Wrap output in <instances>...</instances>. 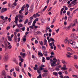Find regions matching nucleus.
I'll return each mask as SVG.
<instances>
[{"instance_id": "nucleus-55", "label": "nucleus", "mask_w": 78, "mask_h": 78, "mask_svg": "<svg viewBox=\"0 0 78 78\" xmlns=\"http://www.w3.org/2000/svg\"><path fill=\"white\" fill-rule=\"evenodd\" d=\"M13 76L14 77H16V73H15V72L13 73Z\"/></svg>"}, {"instance_id": "nucleus-61", "label": "nucleus", "mask_w": 78, "mask_h": 78, "mask_svg": "<svg viewBox=\"0 0 78 78\" xmlns=\"http://www.w3.org/2000/svg\"><path fill=\"white\" fill-rule=\"evenodd\" d=\"M61 69H62V71H63V70H66V68H64V67H62Z\"/></svg>"}, {"instance_id": "nucleus-2", "label": "nucleus", "mask_w": 78, "mask_h": 78, "mask_svg": "<svg viewBox=\"0 0 78 78\" xmlns=\"http://www.w3.org/2000/svg\"><path fill=\"white\" fill-rule=\"evenodd\" d=\"M18 57L19 58H20V59H19L20 61H21V62H20L19 63V66H20V67H22V63L23 62V59L22 58V57L21 56H18Z\"/></svg>"}, {"instance_id": "nucleus-5", "label": "nucleus", "mask_w": 78, "mask_h": 78, "mask_svg": "<svg viewBox=\"0 0 78 78\" xmlns=\"http://www.w3.org/2000/svg\"><path fill=\"white\" fill-rule=\"evenodd\" d=\"M77 0H74V1H73L70 3V5H72L74 4L73 5V6H75L76 4H77Z\"/></svg>"}, {"instance_id": "nucleus-28", "label": "nucleus", "mask_w": 78, "mask_h": 78, "mask_svg": "<svg viewBox=\"0 0 78 78\" xmlns=\"http://www.w3.org/2000/svg\"><path fill=\"white\" fill-rule=\"evenodd\" d=\"M28 21V19H27L24 22V24H27V23Z\"/></svg>"}, {"instance_id": "nucleus-64", "label": "nucleus", "mask_w": 78, "mask_h": 78, "mask_svg": "<svg viewBox=\"0 0 78 78\" xmlns=\"http://www.w3.org/2000/svg\"><path fill=\"white\" fill-rule=\"evenodd\" d=\"M20 31V30L18 29H16V31L18 33V32H19Z\"/></svg>"}, {"instance_id": "nucleus-10", "label": "nucleus", "mask_w": 78, "mask_h": 78, "mask_svg": "<svg viewBox=\"0 0 78 78\" xmlns=\"http://www.w3.org/2000/svg\"><path fill=\"white\" fill-rule=\"evenodd\" d=\"M8 54H5V61L8 60Z\"/></svg>"}, {"instance_id": "nucleus-51", "label": "nucleus", "mask_w": 78, "mask_h": 78, "mask_svg": "<svg viewBox=\"0 0 78 78\" xmlns=\"http://www.w3.org/2000/svg\"><path fill=\"white\" fill-rule=\"evenodd\" d=\"M23 16L22 15H19V19H22L23 18Z\"/></svg>"}, {"instance_id": "nucleus-54", "label": "nucleus", "mask_w": 78, "mask_h": 78, "mask_svg": "<svg viewBox=\"0 0 78 78\" xmlns=\"http://www.w3.org/2000/svg\"><path fill=\"white\" fill-rule=\"evenodd\" d=\"M23 40L24 42H26V41H27V39L25 38H23Z\"/></svg>"}, {"instance_id": "nucleus-60", "label": "nucleus", "mask_w": 78, "mask_h": 78, "mask_svg": "<svg viewBox=\"0 0 78 78\" xmlns=\"http://www.w3.org/2000/svg\"><path fill=\"white\" fill-rule=\"evenodd\" d=\"M55 69L56 70H57V71H59V70H60L58 68H56Z\"/></svg>"}, {"instance_id": "nucleus-42", "label": "nucleus", "mask_w": 78, "mask_h": 78, "mask_svg": "<svg viewBox=\"0 0 78 78\" xmlns=\"http://www.w3.org/2000/svg\"><path fill=\"white\" fill-rule=\"evenodd\" d=\"M8 48H9V49H11V48H12V46H11V45H9L8 46Z\"/></svg>"}, {"instance_id": "nucleus-1", "label": "nucleus", "mask_w": 78, "mask_h": 78, "mask_svg": "<svg viewBox=\"0 0 78 78\" xmlns=\"http://www.w3.org/2000/svg\"><path fill=\"white\" fill-rule=\"evenodd\" d=\"M74 40L75 39H69L68 40V44H71V45H73V48H78V47L76 46L75 44H76V42L74 41Z\"/></svg>"}, {"instance_id": "nucleus-25", "label": "nucleus", "mask_w": 78, "mask_h": 78, "mask_svg": "<svg viewBox=\"0 0 78 78\" xmlns=\"http://www.w3.org/2000/svg\"><path fill=\"white\" fill-rule=\"evenodd\" d=\"M56 17H55L54 18V19L53 20V21L52 22V24H53V23H55V21H56Z\"/></svg>"}, {"instance_id": "nucleus-50", "label": "nucleus", "mask_w": 78, "mask_h": 78, "mask_svg": "<svg viewBox=\"0 0 78 78\" xmlns=\"http://www.w3.org/2000/svg\"><path fill=\"white\" fill-rule=\"evenodd\" d=\"M50 41H52V42H54L55 41V40H54V39L52 38H50Z\"/></svg>"}, {"instance_id": "nucleus-40", "label": "nucleus", "mask_w": 78, "mask_h": 78, "mask_svg": "<svg viewBox=\"0 0 78 78\" xmlns=\"http://www.w3.org/2000/svg\"><path fill=\"white\" fill-rule=\"evenodd\" d=\"M25 27L21 28V30L22 31H25Z\"/></svg>"}, {"instance_id": "nucleus-3", "label": "nucleus", "mask_w": 78, "mask_h": 78, "mask_svg": "<svg viewBox=\"0 0 78 78\" xmlns=\"http://www.w3.org/2000/svg\"><path fill=\"white\" fill-rule=\"evenodd\" d=\"M53 59H50V61L51 62H52V63H54V64H56V62H57V59H56V58H54L53 59Z\"/></svg>"}, {"instance_id": "nucleus-4", "label": "nucleus", "mask_w": 78, "mask_h": 78, "mask_svg": "<svg viewBox=\"0 0 78 78\" xmlns=\"http://www.w3.org/2000/svg\"><path fill=\"white\" fill-rule=\"evenodd\" d=\"M67 53L68 54H66V55L67 58H70V57H72V56L70 55H73V53L67 52Z\"/></svg>"}, {"instance_id": "nucleus-39", "label": "nucleus", "mask_w": 78, "mask_h": 78, "mask_svg": "<svg viewBox=\"0 0 78 78\" xmlns=\"http://www.w3.org/2000/svg\"><path fill=\"white\" fill-rule=\"evenodd\" d=\"M67 50L68 51H72V49H71L70 48H67Z\"/></svg>"}, {"instance_id": "nucleus-15", "label": "nucleus", "mask_w": 78, "mask_h": 78, "mask_svg": "<svg viewBox=\"0 0 78 78\" xmlns=\"http://www.w3.org/2000/svg\"><path fill=\"white\" fill-rule=\"evenodd\" d=\"M8 41H12V38L10 37V36H8Z\"/></svg>"}, {"instance_id": "nucleus-46", "label": "nucleus", "mask_w": 78, "mask_h": 78, "mask_svg": "<svg viewBox=\"0 0 78 78\" xmlns=\"http://www.w3.org/2000/svg\"><path fill=\"white\" fill-rule=\"evenodd\" d=\"M66 0H63L62 2V3L64 4V3H66V2H66Z\"/></svg>"}, {"instance_id": "nucleus-52", "label": "nucleus", "mask_w": 78, "mask_h": 78, "mask_svg": "<svg viewBox=\"0 0 78 78\" xmlns=\"http://www.w3.org/2000/svg\"><path fill=\"white\" fill-rule=\"evenodd\" d=\"M48 72V70L47 69H44V73H47Z\"/></svg>"}, {"instance_id": "nucleus-63", "label": "nucleus", "mask_w": 78, "mask_h": 78, "mask_svg": "<svg viewBox=\"0 0 78 78\" xmlns=\"http://www.w3.org/2000/svg\"><path fill=\"white\" fill-rule=\"evenodd\" d=\"M46 60L48 61V60H50V58L48 57H47L46 58Z\"/></svg>"}, {"instance_id": "nucleus-16", "label": "nucleus", "mask_w": 78, "mask_h": 78, "mask_svg": "<svg viewBox=\"0 0 78 78\" xmlns=\"http://www.w3.org/2000/svg\"><path fill=\"white\" fill-rule=\"evenodd\" d=\"M62 62L64 64H67V62H66L64 60H62Z\"/></svg>"}, {"instance_id": "nucleus-36", "label": "nucleus", "mask_w": 78, "mask_h": 78, "mask_svg": "<svg viewBox=\"0 0 78 78\" xmlns=\"http://www.w3.org/2000/svg\"><path fill=\"white\" fill-rule=\"evenodd\" d=\"M62 73H64V72H59L58 73V74L60 75H61L62 74Z\"/></svg>"}, {"instance_id": "nucleus-13", "label": "nucleus", "mask_w": 78, "mask_h": 78, "mask_svg": "<svg viewBox=\"0 0 78 78\" xmlns=\"http://www.w3.org/2000/svg\"><path fill=\"white\" fill-rule=\"evenodd\" d=\"M54 63H51V66L52 68H53V67H54L55 66H58L57 63L55 65H54Z\"/></svg>"}, {"instance_id": "nucleus-33", "label": "nucleus", "mask_w": 78, "mask_h": 78, "mask_svg": "<svg viewBox=\"0 0 78 78\" xmlns=\"http://www.w3.org/2000/svg\"><path fill=\"white\" fill-rule=\"evenodd\" d=\"M41 22L42 23H44L45 22V20L43 19H41Z\"/></svg>"}, {"instance_id": "nucleus-18", "label": "nucleus", "mask_w": 78, "mask_h": 78, "mask_svg": "<svg viewBox=\"0 0 78 78\" xmlns=\"http://www.w3.org/2000/svg\"><path fill=\"white\" fill-rule=\"evenodd\" d=\"M17 26L18 28H20V27H23V25L22 24L20 23L19 25V24H17Z\"/></svg>"}, {"instance_id": "nucleus-23", "label": "nucleus", "mask_w": 78, "mask_h": 78, "mask_svg": "<svg viewBox=\"0 0 78 78\" xmlns=\"http://www.w3.org/2000/svg\"><path fill=\"white\" fill-rule=\"evenodd\" d=\"M38 55H40L41 56V57L43 56H44L43 54H42V53L41 52H39L38 53Z\"/></svg>"}, {"instance_id": "nucleus-6", "label": "nucleus", "mask_w": 78, "mask_h": 78, "mask_svg": "<svg viewBox=\"0 0 78 78\" xmlns=\"http://www.w3.org/2000/svg\"><path fill=\"white\" fill-rule=\"evenodd\" d=\"M70 37L71 38L73 37V38H74L75 39L78 38V37H77V36H76V35H75V34H72L71 35Z\"/></svg>"}, {"instance_id": "nucleus-48", "label": "nucleus", "mask_w": 78, "mask_h": 78, "mask_svg": "<svg viewBox=\"0 0 78 78\" xmlns=\"http://www.w3.org/2000/svg\"><path fill=\"white\" fill-rule=\"evenodd\" d=\"M43 67H45V65H41V67H40V68H43Z\"/></svg>"}, {"instance_id": "nucleus-53", "label": "nucleus", "mask_w": 78, "mask_h": 78, "mask_svg": "<svg viewBox=\"0 0 78 78\" xmlns=\"http://www.w3.org/2000/svg\"><path fill=\"white\" fill-rule=\"evenodd\" d=\"M29 28H30L31 29H34L33 26H30Z\"/></svg>"}, {"instance_id": "nucleus-26", "label": "nucleus", "mask_w": 78, "mask_h": 78, "mask_svg": "<svg viewBox=\"0 0 78 78\" xmlns=\"http://www.w3.org/2000/svg\"><path fill=\"white\" fill-rule=\"evenodd\" d=\"M42 62H45V57H42Z\"/></svg>"}, {"instance_id": "nucleus-37", "label": "nucleus", "mask_w": 78, "mask_h": 78, "mask_svg": "<svg viewBox=\"0 0 78 78\" xmlns=\"http://www.w3.org/2000/svg\"><path fill=\"white\" fill-rule=\"evenodd\" d=\"M1 18L2 19H3V20H5V18L4 17H3V16L2 15V16H1Z\"/></svg>"}, {"instance_id": "nucleus-29", "label": "nucleus", "mask_w": 78, "mask_h": 78, "mask_svg": "<svg viewBox=\"0 0 78 78\" xmlns=\"http://www.w3.org/2000/svg\"><path fill=\"white\" fill-rule=\"evenodd\" d=\"M57 64L58 65V66H59V64H60V60H59V59L57 60Z\"/></svg>"}, {"instance_id": "nucleus-59", "label": "nucleus", "mask_w": 78, "mask_h": 78, "mask_svg": "<svg viewBox=\"0 0 78 78\" xmlns=\"http://www.w3.org/2000/svg\"><path fill=\"white\" fill-rule=\"evenodd\" d=\"M28 75L29 76H30V77H31V76H32L31 73H30L29 72L28 73Z\"/></svg>"}, {"instance_id": "nucleus-22", "label": "nucleus", "mask_w": 78, "mask_h": 78, "mask_svg": "<svg viewBox=\"0 0 78 78\" xmlns=\"http://www.w3.org/2000/svg\"><path fill=\"white\" fill-rule=\"evenodd\" d=\"M26 7L25 5H24L21 8V11H24V8Z\"/></svg>"}, {"instance_id": "nucleus-41", "label": "nucleus", "mask_w": 78, "mask_h": 78, "mask_svg": "<svg viewBox=\"0 0 78 78\" xmlns=\"http://www.w3.org/2000/svg\"><path fill=\"white\" fill-rule=\"evenodd\" d=\"M33 17H34V18H36L37 17V15H36V14H34L33 15Z\"/></svg>"}, {"instance_id": "nucleus-47", "label": "nucleus", "mask_w": 78, "mask_h": 78, "mask_svg": "<svg viewBox=\"0 0 78 78\" xmlns=\"http://www.w3.org/2000/svg\"><path fill=\"white\" fill-rule=\"evenodd\" d=\"M67 15L68 16H69V15H70V11H68V12H67Z\"/></svg>"}, {"instance_id": "nucleus-27", "label": "nucleus", "mask_w": 78, "mask_h": 78, "mask_svg": "<svg viewBox=\"0 0 78 78\" xmlns=\"http://www.w3.org/2000/svg\"><path fill=\"white\" fill-rule=\"evenodd\" d=\"M71 28V26H69L68 27H65V28H66L67 30H69Z\"/></svg>"}, {"instance_id": "nucleus-32", "label": "nucleus", "mask_w": 78, "mask_h": 78, "mask_svg": "<svg viewBox=\"0 0 78 78\" xmlns=\"http://www.w3.org/2000/svg\"><path fill=\"white\" fill-rule=\"evenodd\" d=\"M18 18H19V17L18 16H16L15 18V20H18Z\"/></svg>"}, {"instance_id": "nucleus-62", "label": "nucleus", "mask_w": 78, "mask_h": 78, "mask_svg": "<svg viewBox=\"0 0 78 78\" xmlns=\"http://www.w3.org/2000/svg\"><path fill=\"white\" fill-rule=\"evenodd\" d=\"M59 28H58V29L55 30V31H56V33H58V32L59 31Z\"/></svg>"}, {"instance_id": "nucleus-43", "label": "nucleus", "mask_w": 78, "mask_h": 78, "mask_svg": "<svg viewBox=\"0 0 78 78\" xmlns=\"http://www.w3.org/2000/svg\"><path fill=\"white\" fill-rule=\"evenodd\" d=\"M31 23H32V21L30 20V22L28 23V25H31Z\"/></svg>"}, {"instance_id": "nucleus-21", "label": "nucleus", "mask_w": 78, "mask_h": 78, "mask_svg": "<svg viewBox=\"0 0 78 78\" xmlns=\"http://www.w3.org/2000/svg\"><path fill=\"white\" fill-rule=\"evenodd\" d=\"M42 48L44 51H45L46 50V48L44 46H43L42 47Z\"/></svg>"}, {"instance_id": "nucleus-8", "label": "nucleus", "mask_w": 78, "mask_h": 78, "mask_svg": "<svg viewBox=\"0 0 78 78\" xmlns=\"http://www.w3.org/2000/svg\"><path fill=\"white\" fill-rule=\"evenodd\" d=\"M73 14L72 13L71 15H69L68 17V21L70 22H71V20H72V18L73 17Z\"/></svg>"}, {"instance_id": "nucleus-12", "label": "nucleus", "mask_w": 78, "mask_h": 78, "mask_svg": "<svg viewBox=\"0 0 78 78\" xmlns=\"http://www.w3.org/2000/svg\"><path fill=\"white\" fill-rule=\"evenodd\" d=\"M35 67H34V70L38 69V66H37V65H35Z\"/></svg>"}, {"instance_id": "nucleus-45", "label": "nucleus", "mask_w": 78, "mask_h": 78, "mask_svg": "<svg viewBox=\"0 0 78 78\" xmlns=\"http://www.w3.org/2000/svg\"><path fill=\"white\" fill-rule=\"evenodd\" d=\"M22 72H23V73H25V72L24 71V68H22Z\"/></svg>"}, {"instance_id": "nucleus-7", "label": "nucleus", "mask_w": 78, "mask_h": 78, "mask_svg": "<svg viewBox=\"0 0 78 78\" xmlns=\"http://www.w3.org/2000/svg\"><path fill=\"white\" fill-rule=\"evenodd\" d=\"M44 70V68H39V69H38L37 70V72L39 74H41V70Z\"/></svg>"}, {"instance_id": "nucleus-9", "label": "nucleus", "mask_w": 78, "mask_h": 78, "mask_svg": "<svg viewBox=\"0 0 78 78\" xmlns=\"http://www.w3.org/2000/svg\"><path fill=\"white\" fill-rule=\"evenodd\" d=\"M25 54H26L25 53H23L22 52H20V55L21 56H23V58H25Z\"/></svg>"}, {"instance_id": "nucleus-49", "label": "nucleus", "mask_w": 78, "mask_h": 78, "mask_svg": "<svg viewBox=\"0 0 78 78\" xmlns=\"http://www.w3.org/2000/svg\"><path fill=\"white\" fill-rule=\"evenodd\" d=\"M74 23H75L76 24H77V25H78V21H77V20H76Z\"/></svg>"}, {"instance_id": "nucleus-11", "label": "nucleus", "mask_w": 78, "mask_h": 78, "mask_svg": "<svg viewBox=\"0 0 78 78\" xmlns=\"http://www.w3.org/2000/svg\"><path fill=\"white\" fill-rule=\"evenodd\" d=\"M15 70H16L17 72H19L20 71V68H19V66H16L15 67Z\"/></svg>"}, {"instance_id": "nucleus-17", "label": "nucleus", "mask_w": 78, "mask_h": 78, "mask_svg": "<svg viewBox=\"0 0 78 78\" xmlns=\"http://www.w3.org/2000/svg\"><path fill=\"white\" fill-rule=\"evenodd\" d=\"M47 75H48V73H44L42 74V76L43 77H45V76H47Z\"/></svg>"}, {"instance_id": "nucleus-14", "label": "nucleus", "mask_w": 78, "mask_h": 78, "mask_svg": "<svg viewBox=\"0 0 78 78\" xmlns=\"http://www.w3.org/2000/svg\"><path fill=\"white\" fill-rule=\"evenodd\" d=\"M47 53H48V52H47V51H43V54L45 56H47Z\"/></svg>"}, {"instance_id": "nucleus-44", "label": "nucleus", "mask_w": 78, "mask_h": 78, "mask_svg": "<svg viewBox=\"0 0 78 78\" xmlns=\"http://www.w3.org/2000/svg\"><path fill=\"white\" fill-rule=\"evenodd\" d=\"M36 15L37 17H40L41 16V15L39 14V13H36Z\"/></svg>"}, {"instance_id": "nucleus-31", "label": "nucleus", "mask_w": 78, "mask_h": 78, "mask_svg": "<svg viewBox=\"0 0 78 78\" xmlns=\"http://www.w3.org/2000/svg\"><path fill=\"white\" fill-rule=\"evenodd\" d=\"M13 62H15L16 63V64H18V62H17V60H16V59H15L13 60Z\"/></svg>"}, {"instance_id": "nucleus-56", "label": "nucleus", "mask_w": 78, "mask_h": 78, "mask_svg": "<svg viewBox=\"0 0 78 78\" xmlns=\"http://www.w3.org/2000/svg\"><path fill=\"white\" fill-rule=\"evenodd\" d=\"M57 3V1H55L54 2V4H53V5L54 6V5H56V3Z\"/></svg>"}, {"instance_id": "nucleus-19", "label": "nucleus", "mask_w": 78, "mask_h": 78, "mask_svg": "<svg viewBox=\"0 0 78 78\" xmlns=\"http://www.w3.org/2000/svg\"><path fill=\"white\" fill-rule=\"evenodd\" d=\"M44 45H46L47 44V41L46 39H44Z\"/></svg>"}, {"instance_id": "nucleus-57", "label": "nucleus", "mask_w": 78, "mask_h": 78, "mask_svg": "<svg viewBox=\"0 0 78 78\" xmlns=\"http://www.w3.org/2000/svg\"><path fill=\"white\" fill-rule=\"evenodd\" d=\"M37 34H41V33H41V32L40 31H37Z\"/></svg>"}, {"instance_id": "nucleus-30", "label": "nucleus", "mask_w": 78, "mask_h": 78, "mask_svg": "<svg viewBox=\"0 0 78 78\" xmlns=\"http://www.w3.org/2000/svg\"><path fill=\"white\" fill-rule=\"evenodd\" d=\"M1 12L2 13H3V12H5V10H4V8H2V9L1 10Z\"/></svg>"}, {"instance_id": "nucleus-20", "label": "nucleus", "mask_w": 78, "mask_h": 78, "mask_svg": "<svg viewBox=\"0 0 78 78\" xmlns=\"http://www.w3.org/2000/svg\"><path fill=\"white\" fill-rule=\"evenodd\" d=\"M4 44L6 47H8V43L6 41H5L4 42Z\"/></svg>"}, {"instance_id": "nucleus-35", "label": "nucleus", "mask_w": 78, "mask_h": 78, "mask_svg": "<svg viewBox=\"0 0 78 78\" xmlns=\"http://www.w3.org/2000/svg\"><path fill=\"white\" fill-rule=\"evenodd\" d=\"M2 75H4V76H5V75L6 74V72H5V71H2Z\"/></svg>"}, {"instance_id": "nucleus-34", "label": "nucleus", "mask_w": 78, "mask_h": 78, "mask_svg": "<svg viewBox=\"0 0 78 78\" xmlns=\"http://www.w3.org/2000/svg\"><path fill=\"white\" fill-rule=\"evenodd\" d=\"M37 78H42V74H40L39 76L37 77Z\"/></svg>"}, {"instance_id": "nucleus-38", "label": "nucleus", "mask_w": 78, "mask_h": 78, "mask_svg": "<svg viewBox=\"0 0 78 78\" xmlns=\"http://www.w3.org/2000/svg\"><path fill=\"white\" fill-rule=\"evenodd\" d=\"M74 58L75 59H77L78 56L77 55H74Z\"/></svg>"}, {"instance_id": "nucleus-58", "label": "nucleus", "mask_w": 78, "mask_h": 78, "mask_svg": "<svg viewBox=\"0 0 78 78\" xmlns=\"http://www.w3.org/2000/svg\"><path fill=\"white\" fill-rule=\"evenodd\" d=\"M6 3H7V2L5 1V2H3L2 4H3V5H5V4H6Z\"/></svg>"}, {"instance_id": "nucleus-24", "label": "nucleus", "mask_w": 78, "mask_h": 78, "mask_svg": "<svg viewBox=\"0 0 78 78\" xmlns=\"http://www.w3.org/2000/svg\"><path fill=\"white\" fill-rule=\"evenodd\" d=\"M53 74L54 75H55V76H58V73L56 72H54L53 73Z\"/></svg>"}]
</instances>
